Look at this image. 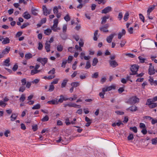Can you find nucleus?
<instances>
[{
	"mask_svg": "<svg viewBox=\"0 0 157 157\" xmlns=\"http://www.w3.org/2000/svg\"><path fill=\"white\" fill-rule=\"evenodd\" d=\"M151 100V98L147 99L146 105H148L150 108H154L157 106V103H154Z\"/></svg>",
	"mask_w": 157,
	"mask_h": 157,
	"instance_id": "nucleus-1",
	"label": "nucleus"
},
{
	"mask_svg": "<svg viewBox=\"0 0 157 157\" xmlns=\"http://www.w3.org/2000/svg\"><path fill=\"white\" fill-rule=\"evenodd\" d=\"M139 66L134 64L130 68V70L132 73H130V75H134L137 74V71L139 68Z\"/></svg>",
	"mask_w": 157,
	"mask_h": 157,
	"instance_id": "nucleus-2",
	"label": "nucleus"
},
{
	"mask_svg": "<svg viewBox=\"0 0 157 157\" xmlns=\"http://www.w3.org/2000/svg\"><path fill=\"white\" fill-rule=\"evenodd\" d=\"M139 101V99L136 96H133L129 99V101L131 104H134Z\"/></svg>",
	"mask_w": 157,
	"mask_h": 157,
	"instance_id": "nucleus-3",
	"label": "nucleus"
},
{
	"mask_svg": "<svg viewBox=\"0 0 157 157\" xmlns=\"http://www.w3.org/2000/svg\"><path fill=\"white\" fill-rule=\"evenodd\" d=\"M42 9L43 11V14L45 16H47L48 14H50L52 11V9L48 10L45 6H42Z\"/></svg>",
	"mask_w": 157,
	"mask_h": 157,
	"instance_id": "nucleus-4",
	"label": "nucleus"
},
{
	"mask_svg": "<svg viewBox=\"0 0 157 157\" xmlns=\"http://www.w3.org/2000/svg\"><path fill=\"white\" fill-rule=\"evenodd\" d=\"M150 65L148 69V74L150 75H154L155 73V70L154 66L152 65L151 63H150Z\"/></svg>",
	"mask_w": 157,
	"mask_h": 157,
	"instance_id": "nucleus-5",
	"label": "nucleus"
},
{
	"mask_svg": "<svg viewBox=\"0 0 157 157\" xmlns=\"http://www.w3.org/2000/svg\"><path fill=\"white\" fill-rule=\"evenodd\" d=\"M112 10V7L110 6H108L102 10L101 13H102L106 14L111 12Z\"/></svg>",
	"mask_w": 157,
	"mask_h": 157,
	"instance_id": "nucleus-6",
	"label": "nucleus"
},
{
	"mask_svg": "<svg viewBox=\"0 0 157 157\" xmlns=\"http://www.w3.org/2000/svg\"><path fill=\"white\" fill-rule=\"evenodd\" d=\"M37 61L41 63L43 66H44L48 61V59L47 58H39L37 59Z\"/></svg>",
	"mask_w": 157,
	"mask_h": 157,
	"instance_id": "nucleus-7",
	"label": "nucleus"
},
{
	"mask_svg": "<svg viewBox=\"0 0 157 157\" xmlns=\"http://www.w3.org/2000/svg\"><path fill=\"white\" fill-rule=\"evenodd\" d=\"M117 35V34L114 33L111 34L109 36H108L106 38V41L108 43H110L112 42V41L113 39L114 36Z\"/></svg>",
	"mask_w": 157,
	"mask_h": 157,
	"instance_id": "nucleus-8",
	"label": "nucleus"
},
{
	"mask_svg": "<svg viewBox=\"0 0 157 157\" xmlns=\"http://www.w3.org/2000/svg\"><path fill=\"white\" fill-rule=\"evenodd\" d=\"M45 48L47 52H48L50 51V44L48 41H46L45 43Z\"/></svg>",
	"mask_w": 157,
	"mask_h": 157,
	"instance_id": "nucleus-9",
	"label": "nucleus"
},
{
	"mask_svg": "<svg viewBox=\"0 0 157 157\" xmlns=\"http://www.w3.org/2000/svg\"><path fill=\"white\" fill-rule=\"evenodd\" d=\"M51 29L54 32H56L58 30H60V29L58 27V25H53L51 27Z\"/></svg>",
	"mask_w": 157,
	"mask_h": 157,
	"instance_id": "nucleus-10",
	"label": "nucleus"
},
{
	"mask_svg": "<svg viewBox=\"0 0 157 157\" xmlns=\"http://www.w3.org/2000/svg\"><path fill=\"white\" fill-rule=\"evenodd\" d=\"M22 16L25 19H28L31 17L30 15L27 11L25 12L22 14Z\"/></svg>",
	"mask_w": 157,
	"mask_h": 157,
	"instance_id": "nucleus-11",
	"label": "nucleus"
},
{
	"mask_svg": "<svg viewBox=\"0 0 157 157\" xmlns=\"http://www.w3.org/2000/svg\"><path fill=\"white\" fill-rule=\"evenodd\" d=\"M109 63L111 66L113 67H115L118 65L117 63L115 60L110 61Z\"/></svg>",
	"mask_w": 157,
	"mask_h": 157,
	"instance_id": "nucleus-12",
	"label": "nucleus"
},
{
	"mask_svg": "<svg viewBox=\"0 0 157 157\" xmlns=\"http://www.w3.org/2000/svg\"><path fill=\"white\" fill-rule=\"evenodd\" d=\"M109 17L110 16L109 15H107L101 18L102 20L101 22V24H105L106 22V19H109Z\"/></svg>",
	"mask_w": 157,
	"mask_h": 157,
	"instance_id": "nucleus-13",
	"label": "nucleus"
},
{
	"mask_svg": "<svg viewBox=\"0 0 157 157\" xmlns=\"http://www.w3.org/2000/svg\"><path fill=\"white\" fill-rule=\"evenodd\" d=\"M126 33V31L125 30L122 29V32L119 33H118V39H120L123 35H124Z\"/></svg>",
	"mask_w": 157,
	"mask_h": 157,
	"instance_id": "nucleus-14",
	"label": "nucleus"
},
{
	"mask_svg": "<svg viewBox=\"0 0 157 157\" xmlns=\"http://www.w3.org/2000/svg\"><path fill=\"white\" fill-rule=\"evenodd\" d=\"M47 103L53 105L57 104V98H55L53 100L48 101Z\"/></svg>",
	"mask_w": 157,
	"mask_h": 157,
	"instance_id": "nucleus-15",
	"label": "nucleus"
},
{
	"mask_svg": "<svg viewBox=\"0 0 157 157\" xmlns=\"http://www.w3.org/2000/svg\"><path fill=\"white\" fill-rule=\"evenodd\" d=\"M10 50V47H7L5 49H4L2 52V53L4 55L5 54L8 53Z\"/></svg>",
	"mask_w": 157,
	"mask_h": 157,
	"instance_id": "nucleus-16",
	"label": "nucleus"
},
{
	"mask_svg": "<svg viewBox=\"0 0 157 157\" xmlns=\"http://www.w3.org/2000/svg\"><path fill=\"white\" fill-rule=\"evenodd\" d=\"M155 6V5H153L151 7H149L148 8L147 13L148 15H150V13L154 9Z\"/></svg>",
	"mask_w": 157,
	"mask_h": 157,
	"instance_id": "nucleus-17",
	"label": "nucleus"
},
{
	"mask_svg": "<svg viewBox=\"0 0 157 157\" xmlns=\"http://www.w3.org/2000/svg\"><path fill=\"white\" fill-rule=\"evenodd\" d=\"M17 117V115L14 113H13L10 117L11 121H13L15 120Z\"/></svg>",
	"mask_w": 157,
	"mask_h": 157,
	"instance_id": "nucleus-18",
	"label": "nucleus"
},
{
	"mask_svg": "<svg viewBox=\"0 0 157 157\" xmlns=\"http://www.w3.org/2000/svg\"><path fill=\"white\" fill-rule=\"evenodd\" d=\"M10 40L8 37H6L4 38V40L2 41V43L3 44H5L10 43Z\"/></svg>",
	"mask_w": 157,
	"mask_h": 157,
	"instance_id": "nucleus-19",
	"label": "nucleus"
},
{
	"mask_svg": "<svg viewBox=\"0 0 157 157\" xmlns=\"http://www.w3.org/2000/svg\"><path fill=\"white\" fill-rule=\"evenodd\" d=\"M68 81L67 79H64L63 80L61 84V87L62 88H63L66 86Z\"/></svg>",
	"mask_w": 157,
	"mask_h": 157,
	"instance_id": "nucleus-20",
	"label": "nucleus"
},
{
	"mask_svg": "<svg viewBox=\"0 0 157 157\" xmlns=\"http://www.w3.org/2000/svg\"><path fill=\"white\" fill-rule=\"evenodd\" d=\"M51 29H47L44 30V33L47 35H49L52 33Z\"/></svg>",
	"mask_w": 157,
	"mask_h": 157,
	"instance_id": "nucleus-21",
	"label": "nucleus"
},
{
	"mask_svg": "<svg viewBox=\"0 0 157 157\" xmlns=\"http://www.w3.org/2000/svg\"><path fill=\"white\" fill-rule=\"evenodd\" d=\"M79 85V83L77 82H73L71 84V86L73 87L74 88H75L78 86Z\"/></svg>",
	"mask_w": 157,
	"mask_h": 157,
	"instance_id": "nucleus-22",
	"label": "nucleus"
},
{
	"mask_svg": "<svg viewBox=\"0 0 157 157\" xmlns=\"http://www.w3.org/2000/svg\"><path fill=\"white\" fill-rule=\"evenodd\" d=\"M121 125H123V124L121 122V121L117 122V123H113L112 124V126L113 127H115L116 125H117L118 126H119Z\"/></svg>",
	"mask_w": 157,
	"mask_h": 157,
	"instance_id": "nucleus-23",
	"label": "nucleus"
},
{
	"mask_svg": "<svg viewBox=\"0 0 157 157\" xmlns=\"http://www.w3.org/2000/svg\"><path fill=\"white\" fill-rule=\"evenodd\" d=\"M32 55L31 53H29L25 55V58L26 59H28L32 58Z\"/></svg>",
	"mask_w": 157,
	"mask_h": 157,
	"instance_id": "nucleus-24",
	"label": "nucleus"
},
{
	"mask_svg": "<svg viewBox=\"0 0 157 157\" xmlns=\"http://www.w3.org/2000/svg\"><path fill=\"white\" fill-rule=\"evenodd\" d=\"M129 17V14L128 12H127L124 15V20L125 21H127Z\"/></svg>",
	"mask_w": 157,
	"mask_h": 157,
	"instance_id": "nucleus-25",
	"label": "nucleus"
},
{
	"mask_svg": "<svg viewBox=\"0 0 157 157\" xmlns=\"http://www.w3.org/2000/svg\"><path fill=\"white\" fill-rule=\"evenodd\" d=\"M25 99V95L24 94H22L19 100L20 101L23 102Z\"/></svg>",
	"mask_w": 157,
	"mask_h": 157,
	"instance_id": "nucleus-26",
	"label": "nucleus"
},
{
	"mask_svg": "<svg viewBox=\"0 0 157 157\" xmlns=\"http://www.w3.org/2000/svg\"><path fill=\"white\" fill-rule=\"evenodd\" d=\"M98 62V60L97 58H94L92 61V65L95 66Z\"/></svg>",
	"mask_w": 157,
	"mask_h": 157,
	"instance_id": "nucleus-27",
	"label": "nucleus"
},
{
	"mask_svg": "<svg viewBox=\"0 0 157 157\" xmlns=\"http://www.w3.org/2000/svg\"><path fill=\"white\" fill-rule=\"evenodd\" d=\"M40 70H38L34 69H33L31 71L30 73L31 75H33L40 72Z\"/></svg>",
	"mask_w": 157,
	"mask_h": 157,
	"instance_id": "nucleus-28",
	"label": "nucleus"
},
{
	"mask_svg": "<svg viewBox=\"0 0 157 157\" xmlns=\"http://www.w3.org/2000/svg\"><path fill=\"white\" fill-rule=\"evenodd\" d=\"M49 117L48 115H46L41 119V121L42 122H46L48 121Z\"/></svg>",
	"mask_w": 157,
	"mask_h": 157,
	"instance_id": "nucleus-29",
	"label": "nucleus"
},
{
	"mask_svg": "<svg viewBox=\"0 0 157 157\" xmlns=\"http://www.w3.org/2000/svg\"><path fill=\"white\" fill-rule=\"evenodd\" d=\"M63 46L61 44L58 45L57 47V49L59 52H61L63 50Z\"/></svg>",
	"mask_w": 157,
	"mask_h": 157,
	"instance_id": "nucleus-30",
	"label": "nucleus"
},
{
	"mask_svg": "<svg viewBox=\"0 0 157 157\" xmlns=\"http://www.w3.org/2000/svg\"><path fill=\"white\" fill-rule=\"evenodd\" d=\"M128 109L132 112L135 111L137 110V107L135 105H132L131 107H130Z\"/></svg>",
	"mask_w": 157,
	"mask_h": 157,
	"instance_id": "nucleus-31",
	"label": "nucleus"
},
{
	"mask_svg": "<svg viewBox=\"0 0 157 157\" xmlns=\"http://www.w3.org/2000/svg\"><path fill=\"white\" fill-rule=\"evenodd\" d=\"M98 31L97 30L95 31V32L94 33V36L93 38L94 40L95 41H96L97 40L98 38L97 37V36L98 34Z\"/></svg>",
	"mask_w": 157,
	"mask_h": 157,
	"instance_id": "nucleus-32",
	"label": "nucleus"
},
{
	"mask_svg": "<svg viewBox=\"0 0 157 157\" xmlns=\"http://www.w3.org/2000/svg\"><path fill=\"white\" fill-rule=\"evenodd\" d=\"M129 129L131 131L135 133H137V128L136 126L133 127H130L129 128Z\"/></svg>",
	"mask_w": 157,
	"mask_h": 157,
	"instance_id": "nucleus-33",
	"label": "nucleus"
},
{
	"mask_svg": "<svg viewBox=\"0 0 157 157\" xmlns=\"http://www.w3.org/2000/svg\"><path fill=\"white\" fill-rule=\"evenodd\" d=\"M60 98L58 100H57V103L59 102L62 103L63 102V101L64 100V97L63 95H61L60 96Z\"/></svg>",
	"mask_w": 157,
	"mask_h": 157,
	"instance_id": "nucleus-34",
	"label": "nucleus"
},
{
	"mask_svg": "<svg viewBox=\"0 0 157 157\" xmlns=\"http://www.w3.org/2000/svg\"><path fill=\"white\" fill-rule=\"evenodd\" d=\"M40 107V105L39 104H37L36 105H35L32 108L33 109H39Z\"/></svg>",
	"mask_w": 157,
	"mask_h": 157,
	"instance_id": "nucleus-35",
	"label": "nucleus"
},
{
	"mask_svg": "<svg viewBox=\"0 0 157 157\" xmlns=\"http://www.w3.org/2000/svg\"><path fill=\"white\" fill-rule=\"evenodd\" d=\"M60 36L62 39L64 40H66L67 38V36L66 34H61L60 35Z\"/></svg>",
	"mask_w": 157,
	"mask_h": 157,
	"instance_id": "nucleus-36",
	"label": "nucleus"
},
{
	"mask_svg": "<svg viewBox=\"0 0 157 157\" xmlns=\"http://www.w3.org/2000/svg\"><path fill=\"white\" fill-rule=\"evenodd\" d=\"M99 29L101 31H102L103 32L106 33L109 32V30L104 27H100Z\"/></svg>",
	"mask_w": 157,
	"mask_h": 157,
	"instance_id": "nucleus-37",
	"label": "nucleus"
},
{
	"mask_svg": "<svg viewBox=\"0 0 157 157\" xmlns=\"http://www.w3.org/2000/svg\"><path fill=\"white\" fill-rule=\"evenodd\" d=\"M138 58L140 60V62L142 63L145 62V61L146 60L145 59L143 58L141 56H139Z\"/></svg>",
	"mask_w": 157,
	"mask_h": 157,
	"instance_id": "nucleus-38",
	"label": "nucleus"
},
{
	"mask_svg": "<svg viewBox=\"0 0 157 157\" xmlns=\"http://www.w3.org/2000/svg\"><path fill=\"white\" fill-rule=\"evenodd\" d=\"M10 62V60L9 58L6 59L4 62L5 63L4 65L6 66H9L10 65V64L9 63Z\"/></svg>",
	"mask_w": 157,
	"mask_h": 157,
	"instance_id": "nucleus-39",
	"label": "nucleus"
},
{
	"mask_svg": "<svg viewBox=\"0 0 157 157\" xmlns=\"http://www.w3.org/2000/svg\"><path fill=\"white\" fill-rule=\"evenodd\" d=\"M25 89V87L24 86H21L19 88V92H23Z\"/></svg>",
	"mask_w": 157,
	"mask_h": 157,
	"instance_id": "nucleus-40",
	"label": "nucleus"
},
{
	"mask_svg": "<svg viewBox=\"0 0 157 157\" xmlns=\"http://www.w3.org/2000/svg\"><path fill=\"white\" fill-rule=\"evenodd\" d=\"M91 64L89 61L86 62V66L85 67V68L86 69H89L90 67Z\"/></svg>",
	"mask_w": 157,
	"mask_h": 157,
	"instance_id": "nucleus-41",
	"label": "nucleus"
},
{
	"mask_svg": "<svg viewBox=\"0 0 157 157\" xmlns=\"http://www.w3.org/2000/svg\"><path fill=\"white\" fill-rule=\"evenodd\" d=\"M98 77V72H96L94 73L92 76L91 77L92 78H96Z\"/></svg>",
	"mask_w": 157,
	"mask_h": 157,
	"instance_id": "nucleus-42",
	"label": "nucleus"
},
{
	"mask_svg": "<svg viewBox=\"0 0 157 157\" xmlns=\"http://www.w3.org/2000/svg\"><path fill=\"white\" fill-rule=\"evenodd\" d=\"M21 82L22 83V86H25L27 83L26 79L25 78L22 79L21 80Z\"/></svg>",
	"mask_w": 157,
	"mask_h": 157,
	"instance_id": "nucleus-43",
	"label": "nucleus"
},
{
	"mask_svg": "<svg viewBox=\"0 0 157 157\" xmlns=\"http://www.w3.org/2000/svg\"><path fill=\"white\" fill-rule=\"evenodd\" d=\"M151 141L152 144L154 145L156 144L157 143V138L155 137L152 139Z\"/></svg>",
	"mask_w": 157,
	"mask_h": 157,
	"instance_id": "nucleus-44",
	"label": "nucleus"
},
{
	"mask_svg": "<svg viewBox=\"0 0 157 157\" xmlns=\"http://www.w3.org/2000/svg\"><path fill=\"white\" fill-rule=\"evenodd\" d=\"M64 19L67 22L70 20V17L69 15L67 14L64 17Z\"/></svg>",
	"mask_w": 157,
	"mask_h": 157,
	"instance_id": "nucleus-45",
	"label": "nucleus"
},
{
	"mask_svg": "<svg viewBox=\"0 0 157 157\" xmlns=\"http://www.w3.org/2000/svg\"><path fill=\"white\" fill-rule=\"evenodd\" d=\"M133 135L132 134H129V136H128L127 139L128 140H132L133 139Z\"/></svg>",
	"mask_w": 157,
	"mask_h": 157,
	"instance_id": "nucleus-46",
	"label": "nucleus"
},
{
	"mask_svg": "<svg viewBox=\"0 0 157 157\" xmlns=\"http://www.w3.org/2000/svg\"><path fill=\"white\" fill-rule=\"evenodd\" d=\"M38 10L36 9H32L31 12L34 15H37V14Z\"/></svg>",
	"mask_w": 157,
	"mask_h": 157,
	"instance_id": "nucleus-47",
	"label": "nucleus"
},
{
	"mask_svg": "<svg viewBox=\"0 0 157 157\" xmlns=\"http://www.w3.org/2000/svg\"><path fill=\"white\" fill-rule=\"evenodd\" d=\"M55 88L54 86L52 84L50 85L49 86V88L48 91L50 92H52L53 91Z\"/></svg>",
	"mask_w": 157,
	"mask_h": 157,
	"instance_id": "nucleus-48",
	"label": "nucleus"
},
{
	"mask_svg": "<svg viewBox=\"0 0 157 157\" xmlns=\"http://www.w3.org/2000/svg\"><path fill=\"white\" fill-rule=\"evenodd\" d=\"M125 55L126 56H128V57L132 58H133L135 57V56L133 54H131V53H125Z\"/></svg>",
	"mask_w": 157,
	"mask_h": 157,
	"instance_id": "nucleus-49",
	"label": "nucleus"
},
{
	"mask_svg": "<svg viewBox=\"0 0 157 157\" xmlns=\"http://www.w3.org/2000/svg\"><path fill=\"white\" fill-rule=\"evenodd\" d=\"M6 104L3 101H0V106L2 107H4L6 105Z\"/></svg>",
	"mask_w": 157,
	"mask_h": 157,
	"instance_id": "nucleus-50",
	"label": "nucleus"
},
{
	"mask_svg": "<svg viewBox=\"0 0 157 157\" xmlns=\"http://www.w3.org/2000/svg\"><path fill=\"white\" fill-rule=\"evenodd\" d=\"M29 25V23L27 22L26 23H24L21 26V29H23L26 27L27 26Z\"/></svg>",
	"mask_w": 157,
	"mask_h": 157,
	"instance_id": "nucleus-51",
	"label": "nucleus"
},
{
	"mask_svg": "<svg viewBox=\"0 0 157 157\" xmlns=\"http://www.w3.org/2000/svg\"><path fill=\"white\" fill-rule=\"evenodd\" d=\"M139 17L140 19L143 22H144V18L143 15L141 13L139 14Z\"/></svg>",
	"mask_w": 157,
	"mask_h": 157,
	"instance_id": "nucleus-52",
	"label": "nucleus"
},
{
	"mask_svg": "<svg viewBox=\"0 0 157 157\" xmlns=\"http://www.w3.org/2000/svg\"><path fill=\"white\" fill-rule=\"evenodd\" d=\"M53 11L54 14H56V13H58V9L57 8V6H55L53 9Z\"/></svg>",
	"mask_w": 157,
	"mask_h": 157,
	"instance_id": "nucleus-53",
	"label": "nucleus"
},
{
	"mask_svg": "<svg viewBox=\"0 0 157 157\" xmlns=\"http://www.w3.org/2000/svg\"><path fill=\"white\" fill-rule=\"evenodd\" d=\"M123 17V14L121 12H120L119 13L118 18L119 20H120Z\"/></svg>",
	"mask_w": 157,
	"mask_h": 157,
	"instance_id": "nucleus-54",
	"label": "nucleus"
},
{
	"mask_svg": "<svg viewBox=\"0 0 157 157\" xmlns=\"http://www.w3.org/2000/svg\"><path fill=\"white\" fill-rule=\"evenodd\" d=\"M85 120L87 123H92V120L90 119L88 117H85Z\"/></svg>",
	"mask_w": 157,
	"mask_h": 157,
	"instance_id": "nucleus-55",
	"label": "nucleus"
},
{
	"mask_svg": "<svg viewBox=\"0 0 157 157\" xmlns=\"http://www.w3.org/2000/svg\"><path fill=\"white\" fill-rule=\"evenodd\" d=\"M67 63V60H64L63 61L61 64V67L65 68V65Z\"/></svg>",
	"mask_w": 157,
	"mask_h": 157,
	"instance_id": "nucleus-56",
	"label": "nucleus"
},
{
	"mask_svg": "<svg viewBox=\"0 0 157 157\" xmlns=\"http://www.w3.org/2000/svg\"><path fill=\"white\" fill-rule=\"evenodd\" d=\"M55 73V68H53L52 69L49 71L48 72V74H54Z\"/></svg>",
	"mask_w": 157,
	"mask_h": 157,
	"instance_id": "nucleus-57",
	"label": "nucleus"
},
{
	"mask_svg": "<svg viewBox=\"0 0 157 157\" xmlns=\"http://www.w3.org/2000/svg\"><path fill=\"white\" fill-rule=\"evenodd\" d=\"M141 132L144 135H145L147 134V131L146 130V128H143L142 130L141 131Z\"/></svg>",
	"mask_w": 157,
	"mask_h": 157,
	"instance_id": "nucleus-58",
	"label": "nucleus"
},
{
	"mask_svg": "<svg viewBox=\"0 0 157 157\" xmlns=\"http://www.w3.org/2000/svg\"><path fill=\"white\" fill-rule=\"evenodd\" d=\"M65 124L66 125H69L71 124V123L69 121V120L68 118H67L65 120Z\"/></svg>",
	"mask_w": 157,
	"mask_h": 157,
	"instance_id": "nucleus-59",
	"label": "nucleus"
},
{
	"mask_svg": "<svg viewBox=\"0 0 157 157\" xmlns=\"http://www.w3.org/2000/svg\"><path fill=\"white\" fill-rule=\"evenodd\" d=\"M67 30V25H63V33H65Z\"/></svg>",
	"mask_w": 157,
	"mask_h": 157,
	"instance_id": "nucleus-60",
	"label": "nucleus"
},
{
	"mask_svg": "<svg viewBox=\"0 0 157 157\" xmlns=\"http://www.w3.org/2000/svg\"><path fill=\"white\" fill-rule=\"evenodd\" d=\"M43 45L40 42H39L38 43V49L39 50H41L43 48Z\"/></svg>",
	"mask_w": 157,
	"mask_h": 157,
	"instance_id": "nucleus-61",
	"label": "nucleus"
},
{
	"mask_svg": "<svg viewBox=\"0 0 157 157\" xmlns=\"http://www.w3.org/2000/svg\"><path fill=\"white\" fill-rule=\"evenodd\" d=\"M18 66L17 64H15L13 66L12 68V70L13 71H16L18 68Z\"/></svg>",
	"mask_w": 157,
	"mask_h": 157,
	"instance_id": "nucleus-62",
	"label": "nucleus"
},
{
	"mask_svg": "<svg viewBox=\"0 0 157 157\" xmlns=\"http://www.w3.org/2000/svg\"><path fill=\"white\" fill-rule=\"evenodd\" d=\"M25 85H26V87L28 88H29L30 87V86H31V82H27Z\"/></svg>",
	"mask_w": 157,
	"mask_h": 157,
	"instance_id": "nucleus-63",
	"label": "nucleus"
},
{
	"mask_svg": "<svg viewBox=\"0 0 157 157\" xmlns=\"http://www.w3.org/2000/svg\"><path fill=\"white\" fill-rule=\"evenodd\" d=\"M126 43V41L125 40H122L121 41V43H120V45L121 48L123 47L124 45Z\"/></svg>",
	"mask_w": 157,
	"mask_h": 157,
	"instance_id": "nucleus-64",
	"label": "nucleus"
}]
</instances>
